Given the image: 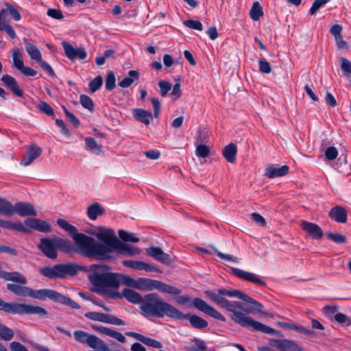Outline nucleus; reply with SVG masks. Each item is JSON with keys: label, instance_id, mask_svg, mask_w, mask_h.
<instances>
[{"label": "nucleus", "instance_id": "423d86ee", "mask_svg": "<svg viewBox=\"0 0 351 351\" xmlns=\"http://www.w3.org/2000/svg\"><path fill=\"white\" fill-rule=\"evenodd\" d=\"M57 224L69 234L74 243L80 245L81 250H86L87 247H89L88 245L90 244V242H93V237L77 232V230L75 226L63 219H58Z\"/></svg>", "mask_w": 351, "mask_h": 351}, {"label": "nucleus", "instance_id": "393cba45", "mask_svg": "<svg viewBox=\"0 0 351 351\" xmlns=\"http://www.w3.org/2000/svg\"><path fill=\"white\" fill-rule=\"evenodd\" d=\"M154 289H157L163 293H168L173 295H179L181 293V291L178 288L167 285L158 280H156Z\"/></svg>", "mask_w": 351, "mask_h": 351}, {"label": "nucleus", "instance_id": "1a4fd4ad", "mask_svg": "<svg viewBox=\"0 0 351 351\" xmlns=\"http://www.w3.org/2000/svg\"><path fill=\"white\" fill-rule=\"evenodd\" d=\"M7 289L19 296H29L38 299H43L44 298V290L34 291L27 287L22 286L21 284L9 283L7 285Z\"/></svg>", "mask_w": 351, "mask_h": 351}, {"label": "nucleus", "instance_id": "6e6552de", "mask_svg": "<svg viewBox=\"0 0 351 351\" xmlns=\"http://www.w3.org/2000/svg\"><path fill=\"white\" fill-rule=\"evenodd\" d=\"M0 310L14 314H36L44 312L43 308L37 306L8 303L2 300H0Z\"/></svg>", "mask_w": 351, "mask_h": 351}, {"label": "nucleus", "instance_id": "a18cd8bd", "mask_svg": "<svg viewBox=\"0 0 351 351\" xmlns=\"http://www.w3.org/2000/svg\"><path fill=\"white\" fill-rule=\"evenodd\" d=\"M103 84V79L101 76L98 75L95 78H94L91 82L89 83V88L91 93H95L97 90H99L101 85Z\"/></svg>", "mask_w": 351, "mask_h": 351}, {"label": "nucleus", "instance_id": "bb28decb", "mask_svg": "<svg viewBox=\"0 0 351 351\" xmlns=\"http://www.w3.org/2000/svg\"><path fill=\"white\" fill-rule=\"evenodd\" d=\"M140 77V74L138 71L135 70H131L128 72V76L123 77V79L120 81L118 85L121 88H128L135 81H137Z\"/></svg>", "mask_w": 351, "mask_h": 351}, {"label": "nucleus", "instance_id": "20e7f679", "mask_svg": "<svg viewBox=\"0 0 351 351\" xmlns=\"http://www.w3.org/2000/svg\"><path fill=\"white\" fill-rule=\"evenodd\" d=\"M105 265H92L89 267L88 280L92 285V291L100 295L108 293L110 289L120 286L119 274L106 272Z\"/></svg>", "mask_w": 351, "mask_h": 351}, {"label": "nucleus", "instance_id": "39448f33", "mask_svg": "<svg viewBox=\"0 0 351 351\" xmlns=\"http://www.w3.org/2000/svg\"><path fill=\"white\" fill-rule=\"evenodd\" d=\"M59 250L68 254L78 253L87 258H94L97 260L98 241L93 238V242H90L86 250H81L78 245H73L70 241L56 237Z\"/></svg>", "mask_w": 351, "mask_h": 351}, {"label": "nucleus", "instance_id": "c756f323", "mask_svg": "<svg viewBox=\"0 0 351 351\" xmlns=\"http://www.w3.org/2000/svg\"><path fill=\"white\" fill-rule=\"evenodd\" d=\"M237 147L234 143H230L223 149V155L226 160L229 162H234L236 159Z\"/></svg>", "mask_w": 351, "mask_h": 351}, {"label": "nucleus", "instance_id": "7ed1b4c3", "mask_svg": "<svg viewBox=\"0 0 351 351\" xmlns=\"http://www.w3.org/2000/svg\"><path fill=\"white\" fill-rule=\"evenodd\" d=\"M142 314L145 317L153 316L183 319L185 315L169 303L161 300L156 293H148L143 298V302L140 306Z\"/></svg>", "mask_w": 351, "mask_h": 351}, {"label": "nucleus", "instance_id": "f8f14e48", "mask_svg": "<svg viewBox=\"0 0 351 351\" xmlns=\"http://www.w3.org/2000/svg\"><path fill=\"white\" fill-rule=\"evenodd\" d=\"M147 254L163 264L169 265L171 263V258L169 254L163 252L160 247H150L146 249Z\"/></svg>", "mask_w": 351, "mask_h": 351}, {"label": "nucleus", "instance_id": "37998d69", "mask_svg": "<svg viewBox=\"0 0 351 351\" xmlns=\"http://www.w3.org/2000/svg\"><path fill=\"white\" fill-rule=\"evenodd\" d=\"M27 51L32 60H41V53L38 50V49L36 47V45H27Z\"/></svg>", "mask_w": 351, "mask_h": 351}, {"label": "nucleus", "instance_id": "79ce46f5", "mask_svg": "<svg viewBox=\"0 0 351 351\" xmlns=\"http://www.w3.org/2000/svg\"><path fill=\"white\" fill-rule=\"evenodd\" d=\"M341 26L338 24L332 25L330 28V33L335 36L337 44H346V42L341 40Z\"/></svg>", "mask_w": 351, "mask_h": 351}, {"label": "nucleus", "instance_id": "9d476101", "mask_svg": "<svg viewBox=\"0 0 351 351\" xmlns=\"http://www.w3.org/2000/svg\"><path fill=\"white\" fill-rule=\"evenodd\" d=\"M193 304L197 310L206 315L221 322H226L225 317L214 307L210 306L202 299L196 298L193 300Z\"/></svg>", "mask_w": 351, "mask_h": 351}, {"label": "nucleus", "instance_id": "ddd939ff", "mask_svg": "<svg viewBox=\"0 0 351 351\" xmlns=\"http://www.w3.org/2000/svg\"><path fill=\"white\" fill-rule=\"evenodd\" d=\"M289 169L287 165H269L265 168L264 176L268 178L282 177L288 173Z\"/></svg>", "mask_w": 351, "mask_h": 351}, {"label": "nucleus", "instance_id": "c85d7f7f", "mask_svg": "<svg viewBox=\"0 0 351 351\" xmlns=\"http://www.w3.org/2000/svg\"><path fill=\"white\" fill-rule=\"evenodd\" d=\"M191 324V325L197 329H203L208 326V322L203 318L195 315H184Z\"/></svg>", "mask_w": 351, "mask_h": 351}, {"label": "nucleus", "instance_id": "ea45409f", "mask_svg": "<svg viewBox=\"0 0 351 351\" xmlns=\"http://www.w3.org/2000/svg\"><path fill=\"white\" fill-rule=\"evenodd\" d=\"M119 236L123 241L126 242L137 243L139 241V239L137 238L134 233L128 232L123 230L119 231Z\"/></svg>", "mask_w": 351, "mask_h": 351}, {"label": "nucleus", "instance_id": "8fccbe9b", "mask_svg": "<svg viewBox=\"0 0 351 351\" xmlns=\"http://www.w3.org/2000/svg\"><path fill=\"white\" fill-rule=\"evenodd\" d=\"M327 237L332 241L337 243H345L346 242V237L341 234L328 232Z\"/></svg>", "mask_w": 351, "mask_h": 351}, {"label": "nucleus", "instance_id": "052dcab7", "mask_svg": "<svg viewBox=\"0 0 351 351\" xmlns=\"http://www.w3.org/2000/svg\"><path fill=\"white\" fill-rule=\"evenodd\" d=\"M341 68L347 75H351V62L346 58L341 59Z\"/></svg>", "mask_w": 351, "mask_h": 351}, {"label": "nucleus", "instance_id": "c03bdc74", "mask_svg": "<svg viewBox=\"0 0 351 351\" xmlns=\"http://www.w3.org/2000/svg\"><path fill=\"white\" fill-rule=\"evenodd\" d=\"M45 298H48L54 302L61 303L64 295L56 291L45 289Z\"/></svg>", "mask_w": 351, "mask_h": 351}, {"label": "nucleus", "instance_id": "f257e3e1", "mask_svg": "<svg viewBox=\"0 0 351 351\" xmlns=\"http://www.w3.org/2000/svg\"><path fill=\"white\" fill-rule=\"evenodd\" d=\"M204 293L218 306L231 312V319L236 324L244 328H251L254 331L277 337L282 336L280 331L247 316L250 313H259L265 315L268 314L263 311V306L261 303L254 300L243 291L235 289H218L216 292L206 290Z\"/></svg>", "mask_w": 351, "mask_h": 351}, {"label": "nucleus", "instance_id": "c9c22d12", "mask_svg": "<svg viewBox=\"0 0 351 351\" xmlns=\"http://www.w3.org/2000/svg\"><path fill=\"white\" fill-rule=\"evenodd\" d=\"M106 324H110L117 326L125 325V323L122 319L110 314L102 313L101 322Z\"/></svg>", "mask_w": 351, "mask_h": 351}, {"label": "nucleus", "instance_id": "3c124183", "mask_svg": "<svg viewBox=\"0 0 351 351\" xmlns=\"http://www.w3.org/2000/svg\"><path fill=\"white\" fill-rule=\"evenodd\" d=\"M328 3L327 0H315L310 8L309 13L311 15L315 14V13L319 10V9L323 6H324Z\"/></svg>", "mask_w": 351, "mask_h": 351}, {"label": "nucleus", "instance_id": "338daca9", "mask_svg": "<svg viewBox=\"0 0 351 351\" xmlns=\"http://www.w3.org/2000/svg\"><path fill=\"white\" fill-rule=\"evenodd\" d=\"M251 219L260 226H265L266 225L265 219L257 213H252Z\"/></svg>", "mask_w": 351, "mask_h": 351}, {"label": "nucleus", "instance_id": "6e6d98bb", "mask_svg": "<svg viewBox=\"0 0 351 351\" xmlns=\"http://www.w3.org/2000/svg\"><path fill=\"white\" fill-rule=\"evenodd\" d=\"M119 280L120 279L122 280V282L124 285H125L128 287H133V288L135 287L136 280V279L132 278L131 276H130L128 275H122V276L119 275Z\"/></svg>", "mask_w": 351, "mask_h": 351}, {"label": "nucleus", "instance_id": "49530a36", "mask_svg": "<svg viewBox=\"0 0 351 351\" xmlns=\"http://www.w3.org/2000/svg\"><path fill=\"white\" fill-rule=\"evenodd\" d=\"M80 103L82 104V106L92 111L94 109V104H93V100L91 99V98L87 95H82L80 96Z\"/></svg>", "mask_w": 351, "mask_h": 351}, {"label": "nucleus", "instance_id": "dca6fc26", "mask_svg": "<svg viewBox=\"0 0 351 351\" xmlns=\"http://www.w3.org/2000/svg\"><path fill=\"white\" fill-rule=\"evenodd\" d=\"M301 228L315 239L319 240L323 237V232L321 228L314 223L302 221L301 222Z\"/></svg>", "mask_w": 351, "mask_h": 351}, {"label": "nucleus", "instance_id": "f03ea898", "mask_svg": "<svg viewBox=\"0 0 351 351\" xmlns=\"http://www.w3.org/2000/svg\"><path fill=\"white\" fill-rule=\"evenodd\" d=\"M87 232L97 237L100 241L98 242L97 246V260L109 259L110 254L112 252L129 257L136 256L141 253L140 248L121 241L117 237L114 230L110 228L99 227L97 230Z\"/></svg>", "mask_w": 351, "mask_h": 351}, {"label": "nucleus", "instance_id": "09e8293b", "mask_svg": "<svg viewBox=\"0 0 351 351\" xmlns=\"http://www.w3.org/2000/svg\"><path fill=\"white\" fill-rule=\"evenodd\" d=\"M160 93L162 97H165L171 89V84L166 81H160L158 82Z\"/></svg>", "mask_w": 351, "mask_h": 351}, {"label": "nucleus", "instance_id": "864d4df0", "mask_svg": "<svg viewBox=\"0 0 351 351\" xmlns=\"http://www.w3.org/2000/svg\"><path fill=\"white\" fill-rule=\"evenodd\" d=\"M107 336L112 337L121 343H125L126 341L125 337L122 333L111 328H110Z\"/></svg>", "mask_w": 351, "mask_h": 351}, {"label": "nucleus", "instance_id": "f704fd0d", "mask_svg": "<svg viewBox=\"0 0 351 351\" xmlns=\"http://www.w3.org/2000/svg\"><path fill=\"white\" fill-rule=\"evenodd\" d=\"M24 223L29 228L40 232H44V221L34 218H27Z\"/></svg>", "mask_w": 351, "mask_h": 351}, {"label": "nucleus", "instance_id": "a19ab883", "mask_svg": "<svg viewBox=\"0 0 351 351\" xmlns=\"http://www.w3.org/2000/svg\"><path fill=\"white\" fill-rule=\"evenodd\" d=\"M14 336L13 331L3 324H0V339L10 341Z\"/></svg>", "mask_w": 351, "mask_h": 351}, {"label": "nucleus", "instance_id": "72a5a7b5", "mask_svg": "<svg viewBox=\"0 0 351 351\" xmlns=\"http://www.w3.org/2000/svg\"><path fill=\"white\" fill-rule=\"evenodd\" d=\"M280 351H302V348L295 341L285 339L281 343Z\"/></svg>", "mask_w": 351, "mask_h": 351}, {"label": "nucleus", "instance_id": "aec40b11", "mask_svg": "<svg viewBox=\"0 0 351 351\" xmlns=\"http://www.w3.org/2000/svg\"><path fill=\"white\" fill-rule=\"evenodd\" d=\"M66 56L71 60L79 58L81 60L85 59L86 52L84 48H75L73 45H63Z\"/></svg>", "mask_w": 351, "mask_h": 351}, {"label": "nucleus", "instance_id": "cd10ccee", "mask_svg": "<svg viewBox=\"0 0 351 351\" xmlns=\"http://www.w3.org/2000/svg\"><path fill=\"white\" fill-rule=\"evenodd\" d=\"M1 278L8 281H14L21 285H25L27 283L26 278L18 271H4Z\"/></svg>", "mask_w": 351, "mask_h": 351}, {"label": "nucleus", "instance_id": "a211bd4d", "mask_svg": "<svg viewBox=\"0 0 351 351\" xmlns=\"http://www.w3.org/2000/svg\"><path fill=\"white\" fill-rule=\"evenodd\" d=\"M125 335L133 337L145 343V345L151 346L154 348H161L162 346V343L160 341L149 337H147L141 334L135 332H126Z\"/></svg>", "mask_w": 351, "mask_h": 351}, {"label": "nucleus", "instance_id": "e433bc0d", "mask_svg": "<svg viewBox=\"0 0 351 351\" xmlns=\"http://www.w3.org/2000/svg\"><path fill=\"white\" fill-rule=\"evenodd\" d=\"M278 325L282 328H289L293 330H298L301 333L307 335H311L313 334V332L311 330L306 329L302 326H299L297 325L290 324L286 322H278Z\"/></svg>", "mask_w": 351, "mask_h": 351}, {"label": "nucleus", "instance_id": "7c9ffc66", "mask_svg": "<svg viewBox=\"0 0 351 351\" xmlns=\"http://www.w3.org/2000/svg\"><path fill=\"white\" fill-rule=\"evenodd\" d=\"M14 214V206L4 198H0V215L12 217Z\"/></svg>", "mask_w": 351, "mask_h": 351}, {"label": "nucleus", "instance_id": "69168bd1", "mask_svg": "<svg viewBox=\"0 0 351 351\" xmlns=\"http://www.w3.org/2000/svg\"><path fill=\"white\" fill-rule=\"evenodd\" d=\"M0 31L5 32L10 38H14L16 37L15 32L9 23L0 27Z\"/></svg>", "mask_w": 351, "mask_h": 351}, {"label": "nucleus", "instance_id": "9b49d317", "mask_svg": "<svg viewBox=\"0 0 351 351\" xmlns=\"http://www.w3.org/2000/svg\"><path fill=\"white\" fill-rule=\"evenodd\" d=\"M125 267L138 270L145 271L147 272H160V270L154 265L147 263L141 261L125 260L122 261Z\"/></svg>", "mask_w": 351, "mask_h": 351}, {"label": "nucleus", "instance_id": "774afa93", "mask_svg": "<svg viewBox=\"0 0 351 351\" xmlns=\"http://www.w3.org/2000/svg\"><path fill=\"white\" fill-rule=\"evenodd\" d=\"M84 315L88 319L96 322H101L102 313L87 312Z\"/></svg>", "mask_w": 351, "mask_h": 351}, {"label": "nucleus", "instance_id": "4d7b16f0", "mask_svg": "<svg viewBox=\"0 0 351 351\" xmlns=\"http://www.w3.org/2000/svg\"><path fill=\"white\" fill-rule=\"evenodd\" d=\"M47 15L54 19L61 20L64 18L62 12L60 10L49 8L47 12Z\"/></svg>", "mask_w": 351, "mask_h": 351}, {"label": "nucleus", "instance_id": "0eeeda50", "mask_svg": "<svg viewBox=\"0 0 351 351\" xmlns=\"http://www.w3.org/2000/svg\"><path fill=\"white\" fill-rule=\"evenodd\" d=\"M80 267L75 263L57 264L53 267H45V277L63 278L67 275L75 276Z\"/></svg>", "mask_w": 351, "mask_h": 351}, {"label": "nucleus", "instance_id": "2eb2a0df", "mask_svg": "<svg viewBox=\"0 0 351 351\" xmlns=\"http://www.w3.org/2000/svg\"><path fill=\"white\" fill-rule=\"evenodd\" d=\"M14 213H16L21 217L26 216H36L37 213L34 206L28 203L23 202H19L14 206Z\"/></svg>", "mask_w": 351, "mask_h": 351}, {"label": "nucleus", "instance_id": "f3484780", "mask_svg": "<svg viewBox=\"0 0 351 351\" xmlns=\"http://www.w3.org/2000/svg\"><path fill=\"white\" fill-rule=\"evenodd\" d=\"M41 147H38L36 144H32L27 149L26 154L23 156L21 163L23 166L30 165L36 158H37L42 153Z\"/></svg>", "mask_w": 351, "mask_h": 351}, {"label": "nucleus", "instance_id": "a878e982", "mask_svg": "<svg viewBox=\"0 0 351 351\" xmlns=\"http://www.w3.org/2000/svg\"><path fill=\"white\" fill-rule=\"evenodd\" d=\"M121 295L125 298L129 302L134 304H142L143 302V298L136 291L130 289H124Z\"/></svg>", "mask_w": 351, "mask_h": 351}, {"label": "nucleus", "instance_id": "412c9836", "mask_svg": "<svg viewBox=\"0 0 351 351\" xmlns=\"http://www.w3.org/2000/svg\"><path fill=\"white\" fill-rule=\"evenodd\" d=\"M1 81L9 88L16 96L23 95L22 90L19 87L16 80L14 77L9 75H4L1 77Z\"/></svg>", "mask_w": 351, "mask_h": 351}, {"label": "nucleus", "instance_id": "4c0bfd02", "mask_svg": "<svg viewBox=\"0 0 351 351\" xmlns=\"http://www.w3.org/2000/svg\"><path fill=\"white\" fill-rule=\"evenodd\" d=\"M250 17L254 21H258L263 15L261 5L258 1H255L250 10Z\"/></svg>", "mask_w": 351, "mask_h": 351}, {"label": "nucleus", "instance_id": "2f4dec72", "mask_svg": "<svg viewBox=\"0 0 351 351\" xmlns=\"http://www.w3.org/2000/svg\"><path fill=\"white\" fill-rule=\"evenodd\" d=\"M104 210L98 203H94L87 208V215L91 220H95L98 216L101 215Z\"/></svg>", "mask_w": 351, "mask_h": 351}, {"label": "nucleus", "instance_id": "6ab92c4d", "mask_svg": "<svg viewBox=\"0 0 351 351\" xmlns=\"http://www.w3.org/2000/svg\"><path fill=\"white\" fill-rule=\"evenodd\" d=\"M59 247L56 238H45V256L54 259L58 256Z\"/></svg>", "mask_w": 351, "mask_h": 351}, {"label": "nucleus", "instance_id": "4468645a", "mask_svg": "<svg viewBox=\"0 0 351 351\" xmlns=\"http://www.w3.org/2000/svg\"><path fill=\"white\" fill-rule=\"evenodd\" d=\"M231 270L234 275L241 279L253 282L258 285H265V282L253 273L245 271L235 267H232Z\"/></svg>", "mask_w": 351, "mask_h": 351}, {"label": "nucleus", "instance_id": "58836bf2", "mask_svg": "<svg viewBox=\"0 0 351 351\" xmlns=\"http://www.w3.org/2000/svg\"><path fill=\"white\" fill-rule=\"evenodd\" d=\"M13 65L16 69H19L23 65V56L18 48H14L12 51Z\"/></svg>", "mask_w": 351, "mask_h": 351}, {"label": "nucleus", "instance_id": "0e129e2a", "mask_svg": "<svg viewBox=\"0 0 351 351\" xmlns=\"http://www.w3.org/2000/svg\"><path fill=\"white\" fill-rule=\"evenodd\" d=\"M64 111L65 112V114L66 116V118L68 120L72 123L75 127L79 126L80 125V121L79 119L73 114L72 112H69L66 108H64Z\"/></svg>", "mask_w": 351, "mask_h": 351}, {"label": "nucleus", "instance_id": "680f3d73", "mask_svg": "<svg viewBox=\"0 0 351 351\" xmlns=\"http://www.w3.org/2000/svg\"><path fill=\"white\" fill-rule=\"evenodd\" d=\"M195 343V347H191V350L192 351H204L206 349V346L205 345L204 341L199 339H194L193 340Z\"/></svg>", "mask_w": 351, "mask_h": 351}, {"label": "nucleus", "instance_id": "603ef678", "mask_svg": "<svg viewBox=\"0 0 351 351\" xmlns=\"http://www.w3.org/2000/svg\"><path fill=\"white\" fill-rule=\"evenodd\" d=\"M184 24L186 27L196 29V30H202V25L199 21H195V20H186L184 21Z\"/></svg>", "mask_w": 351, "mask_h": 351}, {"label": "nucleus", "instance_id": "473e14b6", "mask_svg": "<svg viewBox=\"0 0 351 351\" xmlns=\"http://www.w3.org/2000/svg\"><path fill=\"white\" fill-rule=\"evenodd\" d=\"M86 149L88 151L100 154L102 152V145H99L93 137H86L84 139Z\"/></svg>", "mask_w": 351, "mask_h": 351}, {"label": "nucleus", "instance_id": "e2e57ef3", "mask_svg": "<svg viewBox=\"0 0 351 351\" xmlns=\"http://www.w3.org/2000/svg\"><path fill=\"white\" fill-rule=\"evenodd\" d=\"M337 154L338 152L335 147H329L325 152L326 157L330 160H335L337 158Z\"/></svg>", "mask_w": 351, "mask_h": 351}, {"label": "nucleus", "instance_id": "13d9d810", "mask_svg": "<svg viewBox=\"0 0 351 351\" xmlns=\"http://www.w3.org/2000/svg\"><path fill=\"white\" fill-rule=\"evenodd\" d=\"M115 87V76L112 73L107 75L106 80V88L108 90H112Z\"/></svg>", "mask_w": 351, "mask_h": 351}, {"label": "nucleus", "instance_id": "b1692460", "mask_svg": "<svg viewBox=\"0 0 351 351\" xmlns=\"http://www.w3.org/2000/svg\"><path fill=\"white\" fill-rule=\"evenodd\" d=\"M156 280L140 278L136 280L135 289L142 291H152L155 289Z\"/></svg>", "mask_w": 351, "mask_h": 351}, {"label": "nucleus", "instance_id": "de8ad7c7", "mask_svg": "<svg viewBox=\"0 0 351 351\" xmlns=\"http://www.w3.org/2000/svg\"><path fill=\"white\" fill-rule=\"evenodd\" d=\"M195 154L197 157L206 158L209 156L210 149L205 145H199L196 147Z\"/></svg>", "mask_w": 351, "mask_h": 351}, {"label": "nucleus", "instance_id": "4be33fe9", "mask_svg": "<svg viewBox=\"0 0 351 351\" xmlns=\"http://www.w3.org/2000/svg\"><path fill=\"white\" fill-rule=\"evenodd\" d=\"M134 117L146 125H149L152 120L153 116L150 112L142 108H135L132 111Z\"/></svg>", "mask_w": 351, "mask_h": 351}, {"label": "nucleus", "instance_id": "5701e85b", "mask_svg": "<svg viewBox=\"0 0 351 351\" xmlns=\"http://www.w3.org/2000/svg\"><path fill=\"white\" fill-rule=\"evenodd\" d=\"M330 217L339 223H345L347 221V212L346 209H344L341 206H335L333 207L330 213Z\"/></svg>", "mask_w": 351, "mask_h": 351}, {"label": "nucleus", "instance_id": "bf43d9fd", "mask_svg": "<svg viewBox=\"0 0 351 351\" xmlns=\"http://www.w3.org/2000/svg\"><path fill=\"white\" fill-rule=\"evenodd\" d=\"M334 318L339 324H344L346 326L351 324V322L348 317L341 313H337Z\"/></svg>", "mask_w": 351, "mask_h": 351}, {"label": "nucleus", "instance_id": "5fc2aeb1", "mask_svg": "<svg viewBox=\"0 0 351 351\" xmlns=\"http://www.w3.org/2000/svg\"><path fill=\"white\" fill-rule=\"evenodd\" d=\"M258 63L261 73L268 74L271 72V66L267 61L259 59Z\"/></svg>", "mask_w": 351, "mask_h": 351}]
</instances>
